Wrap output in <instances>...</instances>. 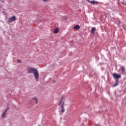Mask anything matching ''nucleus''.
<instances>
[{"label":"nucleus","mask_w":126,"mask_h":126,"mask_svg":"<svg viewBox=\"0 0 126 126\" xmlns=\"http://www.w3.org/2000/svg\"><path fill=\"white\" fill-rule=\"evenodd\" d=\"M28 71L29 73H33L34 78L36 81H39V72L36 68L29 67L28 68Z\"/></svg>","instance_id":"f257e3e1"},{"label":"nucleus","mask_w":126,"mask_h":126,"mask_svg":"<svg viewBox=\"0 0 126 126\" xmlns=\"http://www.w3.org/2000/svg\"><path fill=\"white\" fill-rule=\"evenodd\" d=\"M61 113L63 114L64 113V107L63 106L64 105V100L63 99H62L59 102V106H61Z\"/></svg>","instance_id":"f03ea898"},{"label":"nucleus","mask_w":126,"mask_h":126,"mask_svg":"<svg viewBox=\"0 0 126 126\" xmlns=\"http://www.w3.org/2000/svg\"><path fill=\"white\" fill-rule=\"evenodd\" d=\"M15 19H16V17L15 16L10 17L8 20V22H13V21H14Z\"/></svg>","instance_id":"7ed1b4c3"},{"label":"nucleus","mask_w":126,"mask_h":126,"mask_svg":"<svg viewBox=\"0 0 126 126\" xmlns=\"http://www.w3.org/2000/svg\"><path fill=\"white\" fill-rule=\"evenodd\" d=\"M113 76L115 79H119V78H121V77H122V76H121V75L118 74L117 73H113Z\"/></svg>","instance_id":"20e7f679"},{"label":"nucleus","mask_w":126,"mask_h":126,"mask_svg":"<svg viewBox=\"0 0 126 126\" xmlns=\"http://www.w3.org/2000/svg\"><path fill=\"white\" fill-rule=\"evenodd\" d=\"M87 1L88 2L91 3V4H99V2L97 1H95V0L90 1V0H88Z\"/></svg>","instance_id":"39448f33"},{"label":"nucleus","mask_w":126,"mask_h":126,"mask_svg":"<svg viewBox=\"0 0 126 126\" xmlns=\"http://www.w3.org/2000/svg\"><path fill=\"white\" fill-rule=\"evenodd\" d=\"M59 31L60 29L59 28V27L56 28L54 31V34H57V33H59Z\"/></svg>","instance_id":"423d86ee"},{"label":"nucleus","mask_w":126,"mask_h":126,"mask_svg":"<svg viewBox=\"0 0 126 126\" xmlns=\"http://www.w3.org/2000/svg\"><path fill=\"white\" fill-rule=\"evenodd\" d=\"M8 109L9 108L6 109L5 112L2 113V118H4V117L5 116V114H6V112H7V111H8Z\"/></svg>","instance_id":"0eeeda50"},{"label":"nucleus","mask_w":126,"mask_h":126,"mask_svg":"<svg viewBox=\"0 0 126 126\" xmlns=\"http://www.w3.org/2000/svg\"><path fill=\"white\" fill-rule=\"evenodd\" d=\"M95 31H96V28H93L91 30L92 34H94Z\"/></svg>","instance_id":"6e6552de"},{"label":"nucleus","mask_w":126,"mask_h":126,"mask_svg":"<svg viewBox=\"0 0 126 126\" xmlns=\"http://www.w3.org/2000/svg\"><path fill=\"white\" fill-rule=\"evenodd\" d=\"M74 29H75L76 30H79V26L76 25L73 27Z\"/></svg>","instance_id":"1a4fd4ad"},{"label":"nucleus","mask_w":126,"mask_h":126,"mask_svg":"<svg viewBox=\"0 0 126 126\" xmlns=\"http://www.w3.org/2000/svg\"><path fill=\"white\" fill-rule=\"evenodd\" d=\"M119 85V82H118V80L116 81V82L114 85V87H116V86H118Z\"/></svg>","instance_id":"9d476101"},{"label":"nucleus","mask_w":126,"mask_h":126,"mask_svg":"<svg viewBox=\"0 0 126 126\" xmlns=\"http://www.w3.org/2000/svg\"><path fill=\"white\" fill-rule=\"evenodd\" d=\"M32 100H34V101H36V104H38V100L35 97H33L32 98Z\"/></svg>","instance_id":"9b49d317"},{"label":"nucleus","mask_w":126,"mask_h":126,"mask_svg":"<svg viewBox=\"0 0 126 126\" xmlns=\"http://www.w3.org/2000/svg\"><path fill=\"white\" fill-rule=\"evenodd\" d=\"M121 70L123 72H124V71H125L126 70V68H125V67H122Z\"/></svg>","instance_id":"f8f14e48"},{"label":"nucleus","mask_w":126,"mask_h":126,"mask_svg":"<svg viewBox=\"0 0 126 126\" xmlns=\"http://www.w3.org/2000/svg\"><path fill=\"white\" fill-rule=\"evenodd\" d=\"M48 0H42V1H45V2H46V1H48Z\"/></svg>","instance_id":"ddd939ff"},{"label":"nucleus","mask_w":126,"mask_h":126,"mask_svg":"<svg viewBox=\"0 0 126 126\" xmlns=\"http://www.w3.org/2000/svg\"><path fill=\"white\" fill-rule=\"evenodd\" d=\"M20 62H21V61H20V60H18V63H20Z\"/></svg>","instance_id":"4468645a"},{"label":"nucleus","mask_w":126,"mask_h":126,"mask_svg":"<svg viewBox=\"0 0 126 126\" xmlns=\"http://www.w3.org/2000/svg\"><path fill=\"white\" fill-rule=\"evenodd\" d=\"M34 102H35V103H36V100H34Z\"/></svg>","instance_id":"2eb2a0df"}]
</instances>
